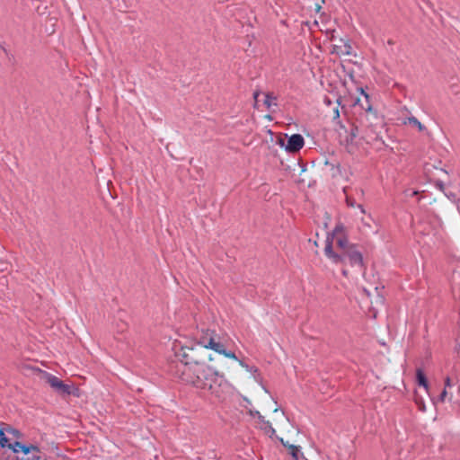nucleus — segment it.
Masks as SVG:
<instances>
[{
	"label": "nucleus",
	"instance_id": "1",
	"mask_svg": "<svg viewBox=\"0 0 460 460\" xmlns=\"http://www.w3.org/2000/svg\"><path fill=\"white\" fill-rule=\"evenodd\" d=\"M181 362L182 369L181 378L191 384L198 389L209 392L215 397L221 399L228 392L230 385L223 375L217 370L200 362L195 355V349L187 346L181 347Z\"/></svg>",
	"mask_w": 460,
	"mask_h": 460
},
{
	"label": "nucleus",
	"instance_id": "2",
	"mask_svg": "<svg viewBox=\"0 0 460 460\" xmlns=\"http://www.w3.org/2000/svg\"><path fill=\"white\" fill-rule=\"evenodd\" d=\"M325 256L335 264H346L349 263L351 266H362L363 258L361 253L353 245L344 253H338L332 252V245L328 243L324 247Z\"/></svg>",
	"mask_w": 460,
	"mask_h": 460
},
{
	"label": "nucleus",
	"instance_id": "3",
	"mask_svg": "<svg viewBox=\"0 0 460 460\" xmlns=\"http://www.w3.org/2000/svg\"><path fill=\"white\" fill-rule=\"evenodd\" d=\"M197 345L200 346L203 349H213L217 353L224 355L227 358L238 360V357L235 355L234 352L227 350L224 344L215 341L214 332L208 329L202 332V335L199 337Z\"/></svg>",
	"mask_w": 460,
	"mask_h": 460
},
{
	"label": "nucleus",
	"instance_id": "4",
	"mask_svg": "<svg viewBox=\"0 0 460 460\" xmlns=\"http://www.w3.org/2000/svg\"><path fill=\"white\" fill-rule=\"evenodd\" d=\"M328 243L332 245V252L338 253H344L354 245L349 243L348 238L345 236L344 227L341 225H337L333 231L328 234L325 240V246Z\"/></svg>",
	"mask_w": 460,
	"mask_h": 460
},
{
	"label": "nucleus",
	"instance_id": "5",
	"mask_svg": "<svg viewBox=\"0 0 460 460\" xmlns=\"http://www.w3.org/2000/svg\"><path fill=\"white\" fill-rule=\"evenodd\" d=\"M44 376L46 382L58 394L69 395L73 393V387L64 384L58 376L49 373H45Z\"/></svg>",
	"mask_w": 460,
	"mask_h": 460
},
{
	"label": "nucleus",
	"instance_id": "6",
	"mask_svg": "<svg viewBox=\"0 0 460 460\" xmlns=\"http://www.w3.org/2000/svg\"><path fill=\"white\" fill-rule=\"evenodd\" d=\"M304 145L305 140L302 135L293 134L288 137L285 149L288 153H296L303 148Z\"/></svg>",
	"mask_w": 460,
	"mask_h": 460
},
{
	"label": "nucleus",
	"instance_id": "7",
	"mask_svg": "<svg viewBox=\"0 0 460 460\" xmlns=\"http://www.w3.org/2000/svg\"><path fill=\"white\" fill-rule=\"evenodd\" d=\"M416 379L418 385L422 386L425 389L426 393L429 394V383L422 369L418 368L416 370Z\"/></svg>",
	"mask_w": 460,
	"mask_h": 460
},
{
	"label": "nucleus",
	"instance_id": "8",
	"mask_svg": "<svg viewBox=\"0 0 460 460\" xmlns=\"http://www.w3.org/2000/svg\"><path fill=\"white\" fill-rule=\"evenodd\" d=\"M384 289V287H376L375 288V301H373L372 299L370 300V303L371 305H383L384 303H385V297L384 296L382 295V290Z\"/></svg>",
	"mask_w": 460,
	"mask_h": 460
},
{
	"label": "nucleus",
	"instance_id": "9",
	"mask_svg": "<svg viewBox=\"0 0 460 460\" xmlns=\"http://www.w3.org/2000/svg\"><path fill=\"white\" fill-rule=\"evenodd\" d=\"M404 124H409V125H411L412 127H415L420 132L426 130V127L417 118H415L413 116L408 117L404 120Z\"/></svg>",
	"mask_w": 460,
	"mask_h": 460
},
{
	"label": "nucleus",
	"instance_id": "10",
	"mask_svg": "<svg viewBox=\"0 0 460 460\" xmlns=\"http://www.w3.org/2000/svg\"><path fill=\"white\" fill-rule=\"evenodd\" d=\"M8 289V279L4 275L0 276V297L5 296V291Z\"/></svg>",
	"mask_w": 460,
	"mask_h": 460
},
{
	"label": "nucleus",
	"instance_id": "11",
	"mask_svg": "<svg viewBox=\"0 0 460 460\" xmlns=\"http://www.w3.org/2000/svg\"><path fill=\"white\" fill-rule=\"evenodd\" d=\"M264 104L268 109H270L272 106H277L276 97L270 93H267L265 95Z\"/></svg>",
	"mask_w": 460,
	"mask_h": 460
},
{
	"label": "nucleus",
	"instance_id": "12",
	"mask_svg": "<svg viewBox=\"0 0 460 460\" xmlns=\"http://www.w3.org/2000/svg\"><path fill=\"white\" fill-rule=\"evenodd\" d=\"M288 454L291 455L294 460H298L300 456V447L295 445H288Z\"/></svg>",
	"mask_w": 460,
	"mask_h": 460
},
{
	"label": "nucleus",
	"instance_id": "13",
	"mask_svg": "<svg viewBox=\"0 0 460 460\" xmlns=\"http://www.w3.org/2000/svg\"><path fill=\"white\" fill-rule=\"evenodd\" d=\"M21 452L24 455H29L31 451H38V447L35 445H22L20 447Z\"/></svg>",
	"mask_w": 460,
	"mask_h": 460
},
{
	"label": "nucleus",
	"instance_id": "14",
	"mask_svg": "<svg viewBox=\"0 0 460 460\" xmlns=\"http://www.w3.org/2000/svg\"><path fill=\"white\" fill-rule=\"evenodd\" d=\"M357 135H358V128H352L350 129L349 134L347 136V138H346L347 145L352 144L355 137H357Z\"/></svg>",
	"mask_w": 460,
	"mask_h": 460
},
{
	"label": "nucleus",
	"instance_id": "15",
	"mask_svg": "<svg viewBox=\"0 0 460 460\" xmlns=\"http://www.w3.org/2000/svg\"><path fill=\"white\" fill-rule=\"evenodd\" d=\"M346 203H347V205H348L349 207H350V208H354V207H356V206H357V207L360 209V212H361L362 214H364V213H365V209H364L363 206H362V205H360V204H359V205H357V204H356V201H355L353 199H351V198H349V197H347V198H346Z\"/></svg>",
	"mask_w": 460,
	"mask_h": 460
},
{
	"label": "nucleus",
	"instance_id": "16",
	"mask_svg": "<svg viewBox=\"0 0 460 460\" xmlns=\"http://www.w3.org/2000/svg\"><path fill=\"white\" fill-rule=\"evenodd\" d=\"M40 459H41L40 449L38 447V451H31L29 454L28 460H40Z\"/></svg>",
	"mask_w": 460,
	"mask_h": 460
},
{
	"label": "nucleus",
	"instance_id": "17",
	"mask_svg": "<svg viewBox=\"0 0 460 460\" xmlns=\"http://www.w3.org/2000/svg\"><path fill=\"white\" fill-rule=\"evenodd\" d=\"M415 402L418 405V408L421 411H426V405L422 398H419L418 396L415 398Z\"/></svg>",
	"mask_w": 460,
	"mask_h": 460
},
{
	"label": "nucleus",
	"instance_id": "18",
	"mask_svg": "<svg viewBox=\"0 0 460 460\" xmlns=\"http://www.w3.org/2000/svg\"><path fill=\"white\" fill-rule=\"evenodd\" d=\"M416 231H418L419 233L422 234L423 235H429V232L424 226V223L420 224L417 226Z\"/></svg>",
	"mask_w": 460,
	"mask_h": 460
},
{
	"label": "nucleus",
	"instance_id": "19",
	"mask_svg": "<svg viewBox=\"0 0 460 460\" xmlns=\"http://www.w3.org/2000/svg\"><path fill=\"white\" fill-rule=\"evenodd\" d=\"M7 441H8V440H7V438H6V436L4 435V431H3V429H0V446H1L2 447H6V445H7Z\"/></svg>",
	"mask_w": 460,
	"mask_h": 460
},
{
	"label": "nucleus",
	"instance_id": "20",
	"mask_svg": "<svg viewBox=\"0 0 460 460\" xmlns=\"http://www.w3.org/2000/svg\"><path fill=\"white\" fill-rule=\"evenodd\" d=\"M22 443L15 441L13 445H10L9 447H11L14 453H18L21 451L20 447H22Z\"/></svg>",
	"mask_w": 460,
	"mask_h": 460
},
{
	"label": "nucleus",
	"instance_id": "21",
	"mask_svg": "<svg viewBox=\"0 0 460 460\" xmlns=\"http://www.w3.org/2000/svg\"><path fill=\"white\" fill-rule=\"evenodd\" d=\"M455 385L454 378L450 376H447L445 379V388L451 387Z\"/></svg>",
	"mask_w": 460,
	"mask_h": 460
},
{
	"label": "nucleus",
	"instance_id": "22",
	"mask_svg": "<svg viewBox=\"0 0 460 460\" xmlns=\"http://www.w3.org/2000/svg\"><path fill=\"white\" fill-rule=\"evenodd\" d=\"M267 427H268L267 433L270 435V437H272L276 433L275 429L271 426V424L270 422H267Z\"/></svg>",
	"mask_w": 460,
	"mask_h": 460
},
{
	"label": "nucleus",
	"instance_id": "23",
	"mask_svg": "<svg viewBox=\"0 0 460 460\" xmlns=\"http://www.w3.org/2000/svg\"><path fill=\"white\" fill-rule=\"evenodd\" d=\"M447 389H446V388H444V390L441 392V394H440V395H439V397H438V401H440V402H444V401H445V399H446V397H447Z\"/></svg>",
	"mask_w": 460,
	"mask_h": 460
},
{
	"label": "nucleus",
	"instance_id": "24",
	"mask_svg": "<svg viewBox=\"0 0 460 460\" xmlns=\"http://www.w3.org/2000/svg\"><path fill=\"white\" fill-rule=\"evenodd\" d=\"M344 51L343 53L346 54V55H350L351 54V46L349 44H345L344 45Z\"/></svg>",
	"mask_w": 460,
	"mask_h": 460
},
{
	"label": "nucleus",
	"instance_id": "25",
	"mask_svg": "<svg viewBox=\"0 0 460 460\" xmlns=\"http://www.w3.org/2000/svg\"><path fill=\"white\" fill-rule=\"evenodd\" d=\"M245 370L251 374H254L258 371V368L256 367H251L248 365V368H245Z\"/></svg>",
	"mask_w": 460,
	"mask_h": 460
},
{
	"label": "nucleus",
	"instance_id": "26",
	"mask_svg": "<svg viewBox=\"0 0 460 460\" xmlns=\"http://www.w3.org/2000/svg\"><path fill=\"white\" fill-rule=\"evenodd\" d=\"M239 365L243 367V368H248V365L242 359L238 358V360H236Z\"/></svg>",
	"mask_w": 460,
	"mask_h": 460
},
{
	"label": "nucleus",
	"instance_id": "27",
	"mask_svg": "<svg viewBox=\"0 0 460 460\" xmlns=\"http://www.w3.org/2000/svg\"><path fill=\"white\" fill-rule=\"evenodd\" d=\"M279 441L281 442V444L287 447L288 449V445H290L288 441H284L283 438H279Z\"/></svg>",
	"mask_w": 460,
	"mask_h": 460
},
{
	"label": "nucleus",
	"instance_id": "28",
	"mask_svg": "<svg viewBox=\"0 0 460 460\" xmlns=\"http://www.w3.org/2000/svg\"><path fill=\"white\" fill-rule=\"evenodd\" d=\"M363 292H364V294H366V296L367 297H369V298L371 297L372 294L369 290H367V288H363Z\"/></svg>",
	"mask_w": 460,
	"mask_h": 460
},
{
	"label": "nucleus",
	"instance_id": "29",
	"mask_svg": "<svg viewBox=\"0 0 460 460\" xmlns=\"http://www.w3.org/2000/svg\"><path fill=\"white\" fill-rule=\"evenodd\" d=\"M360 93H361V94H362V95H364V97H365V98H366V100L367 101V100H368V97H369V96H368V94H367V93H366L362 88H360Z\"/></svg>",
	"mask_w": 460,
	"mask_h": 460
},
{
	"label": "nucleus",
	"instance_id": "30",
	"mask_svg": "<svg viewBox=\"0 0 460 460\" xmlns=\"http://www.w3.org/2000/svg\"><path fill=\"white\" fill-rule=\"evenodd\" d=\"M342 274H343L344 276H346V275H347V270L343 269V270H342Z\"/></svg>",
	"mask_w": 460,
	"mask_h": 460
},
{
	"label": "nucleus",
	"instance_id": "31",
	"mask_svg": "<svg viewBox=\"0 0 460 460\" xmlns=\"http://www.w3.org/2000/svg\"><path fill=\"white\" fill-rule=\"evenodd\" d=\"M417 194H418V192H417V191H413V192H412V195H417Z\"/></svg>",
	"mask_w": 460,
	"mask_h": 460
}]
</instances>
